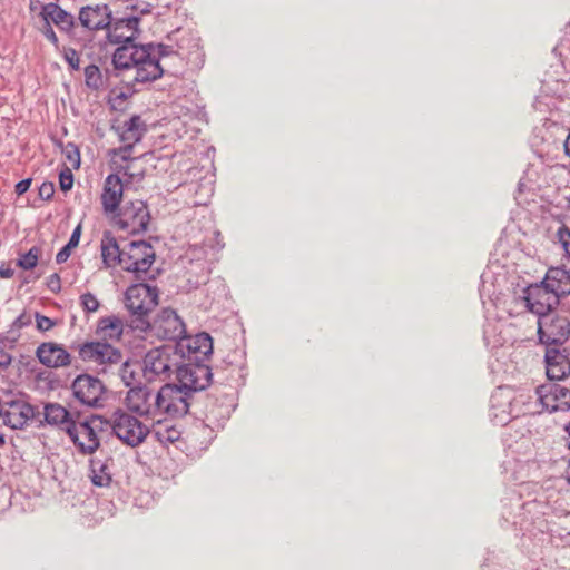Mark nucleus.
I'll return each instance as SVG.
<instances>
[{
    "instance_id": "1",
    "label": "nucleus",
    "mask_w": 570,
    "mask_h": 570,
    "mask_svg": "<svg viewBox=\"0 0 570 570\" xmlns=\"http://www.w3.org/2000/svg\"><path fill=\"white\" fill-rule=\"evenodd\" d=\"M184 47L180 42L176 47L165 43H146L139 46H120L112 55L114 68L118 70L135 69L129 83L145 85L159 79L165 70L161 60L173 55H179Z\"/></svg>"
},
{
    "instance_id": "2",
    "label": "nucleus",
    "mask_w": 570,
    "mask_h": 570,
    "mask_svg": "<svg viewBox=\"0 0 570 570\" xmlns=\"http://www.w3.org/2000/svg\"><path fill=\"white\" fill-rule=\"evenodd\" d=\"M140 281L125 292V306L130 314L128 326L132 331L147 333L150 326V313L158 305L159 289Z\"/></svg>"
},
{
    "instance_id": "3",
    "label": "nucleus",
    "mask_w": 570,
    "mask_h": 570,
    "mask_svg": "<svg viewBox=\"0 0 570 570\" xmlns=\"http://www.w3.org/2000/svg\"><path fill=\"white\" fill-rule=\"evenodd\" d=\"M41 19L40 26L38 27L42 36L59 50L60 42L57 33L53 30V26L63 33L72 43L79 45V30L77 18L62 9L56 2L41 4L39 12Z\"/></svg>"
},
{
    "instance_id": "4",
    "label": "nucleus",
    "mask_w": 570,
    "mask_h": 570,
    "mask_svg": "<svg viewBox=\"0 0 570 570\" xmlns=\"http://www.w3.org/2000/svg\"><path fill=\"white\" fill-rule=\"evenodd\" d=\"M184 355L178 353L174 345H163L151 348L142 358V375L150 383L154 381L165 382L174 374L177 376L179 363Z\"/></svg>"
},
{
    "instance_id": "5",
    "label": "nucleus",
    "mask_w": 570,
    "mask_h": 570,
    "mask_svg": "<svg viewBox=\"0 0 570 570\" xmlns=\"http://www.w3.org/2000/svg\"><path fill=\"white\" fill-rule=\"evenodd\" d=\"M207 360H184L179 363L177 372L178 382L194 396V393L205 390L215 382L224 383L232 377L224 375L222 368H212L206 364Z\"/></svg>"
},
{
    "instance_id": "6",
    "label": "nucleus",
    "mask_w": 570,
    "mask_h": 570,
    "mask_svg": "<svg viewBox=\"0 0 570 570\" xmlns=\"http://www.w3.org/2000/svg\"><path fill=\"white\" fill-rule=\"evenodd\" d=\"M70 347L77 351L82 362L94 364L98 373L106 374L121 363V350L105 337L77 344L73 343Z\"/></svg>"
},
{
    "instance_id": "7",
    "label": "nucleus",
    "mask_w": 570,
    "mask_h": 570,
    "mask_svg": "<svg viewBox=\"0 0 570 570\" xmlns=\"http://www.w3.org/2000/svg\"><path fill=\"white\" fill-rule=\"evenodd\" d=\"M156 258L153 246L146 240H131L122 246L120 267L135 275L137 281H153L160 273H151L150 268Z\"/></svg>"
},
{
    "instance_id": "8",
    "label": "nucleus",
    "mask_w": 570,
    "mask_h": 570,
    "mask_svg": "<svg viewBox=\"0 0 570 570\" xmlns=\"http://www.w3.org/2000/svg\"><path fill=\"white\" fill-rule=\"evenodd\" d=\"M215 368H222L224 375L232 377L224 383H217L215 377H213L212 392L207 394L206 414L207 417L217 419L218 416L224 417L229 414L233 405V391L239 384L240 368L232 363L216 366Z\"/></svg>"
},
{
    "instance_id": "9",
    "label": "nucleus",
    "mask_w": 570,
    "mask_h": 570,
    "mask_svg": "<svg viewBox=\"0 0 570 570\" xmlns=\"http://www.w3.org/2000/svg\"><path fill=\"white\" fill-rule=\"evenodd\" d=\"M108 420L100 415L91 414L80 422H75L66 429V433L85 455L94 454L100 446L99 433L108 429Z\"/></svg>"
},
{
    "instance_id": "10",
    "label": "nucleus",
    "mask_w": 570,
    "mask_h": 570,
    "mask_svg": "<svg viewBox=\"0 0 570 570\" xmlns=\"http://www.w3.org/2000/svg\"><path fill=\"white\" fill-rule=\"evenodd\" d=\"M111 10L106 3L87 4L79 9L78 30L79 46L86 47L95 31L104 30L111 23Z\"/></svg>"
},
{
    "instance_id": "11",
    "label": "nucleus",
    "mask_w": 570,
    "mask_h": 570,
    "mask_svg": "<svg viewBox=\"0 0 570 570\" xmlns=\"http://www.w3.org/2000/svg\"><path fill=\"white\" fill-rule=\"evenodd\" d=\"M191 393L180 383H166L157 391L158 415L181 417L189 411L193 400Z\"/></svg>"
},
{
    "instance_id": "12",
    "label": "nucleus",
    "mask_w": 570,
    "mask_h": 570,
    "mask_svg": "<svg viewBox=\"0 0 570 570\" xmlns=\"http://www.w3.org/2000/svg\"><path fill=\"white\" fill-rule=\"evenodd\" d=\"M108 422L112 433L131 448L140 445L150 433L148 426L121 409L116 410Z\"/></svg>"
},
{
    "instance_id": "13",
    "label": "nucleus",
    "mask_w": 570,
    "mask_h": 570,
    "mask_svg": "<svg viewBox=\"0 0 570 570\" xmlns=\"http://www.w3.org/2000/svg\"><path fill=\"white\" fill-rule=\"evenodd\" d=\"M114 224L129 235H137L147 230L150 214L147 204L141 199L126 203L114 216Z\"/></svg>"
},
{
    "instance_id": "14",
    "label": "nucleus",
    "mask_w": 570,
    "mask_h": 570,
    "mask_svg": "<svg viewBox=\"0 0 570 570\" xmlns=\"http://www.w3.org/2000/svg\"><path fill=\"white\" fill-rule=\"evenodd\" d=\"M539 342L547 347L561 346L570 337V321L553 311L537 321Z\"/></svg>"
},
{
    "instance_id": "15",
    "label": "nucleus",
    "mask_w": 570,
    "mask_h": 570,
    "mask_svg": "<svg viewBox=\"0 0 570 570\" xmlns=\"http://www.w3.org/2000/svg\"><path fill=\"white\" fill-rule=\"evenodd\" d=\"M33 415V406L22 395H7L1 399L0 419L4 425L13 430L22 429Z\"/></svg>"
},
{
    "instance_id": "16",
    "label": "nucleus",
    "mask_w": 570,
    "mask_h": 570,
    "mask_svg": "<svg viewBox=\"0 0 570 570\" xmlns=\"http://www.w3.org/2000/svg\"><path fill=\"white\" fill-rule=\"evenodd\" d=\"M521 299L525 303L527 309L535 314L538 318L556 309L560 304L558 296L550 291L547 284H543V279L524 287Z\"/></svg>"
},
{
    "instance_id": "17",
    "label": "nucleus",
    "mask_w": 570,
    "mask_h": 570,
    "mask_svg": "<svg viewBox=\"0 0 570 570\" xmlns=\"http://www.w3.org/2000/svg\"><path fill=\"white\" fill-rule=\"evenodd\" d=\"M147 332L153 333L160 340L178 342L185 334L184 321L171 308H163L156 317L150 321Z\"/></svg>"
},
{
    "instance_id": "18",
    "label": "nucleus",
    "mask_w": 570,
    "mask_h": 570,
    "mask_svg": "<svg viewBox=\"0 0 570 570\" xmlns=\"http://www.w3.org/2000/svg\"><path fill=\"white\" fill-rule=\"evenodd\" d=\"M75 399L89 407L101 406L106 386L101 380L91 374H79L71 384Z\"/></svg>"
},
{
    "instance_id": "19",
    "label": "nucleus",
    "mask_w": 570,
    "mask_h": 570,
    "mask_svg": "<svg viewBox=\"0 0 570 570\" xmlns=\"http://www.w3.org/2000/svg\"><path fill=\"white\" fill-rule=\"evenodd\" d=\"M125 404L129 412L139 416L155 419L158 415L157 392L147 387L146 385L138 384L132 386L127 392Z\"/></svg>"
},
{
    "instance_id": "20",
    "label": "nucleus",
    "mask_w": 570,
    "mask_h": 570,
    "mask_svg": "<svg viewBox=\"0 0 570 570\" xmlns=\"http://www.w3.org/2000/svg\"><path fill=\"white\" fill-rule=\"evenodd\" d=\"M535 393L549 413L570 410V389L561 385L559 381H549L539 385Z\"/></svg>"
},
{
    "instance_id": "21",
    "label": "nucleus",
    "mask_w": 570,
    "mask_h": 570,
    "mask_svg": "<svg viewBox=\"0 0 570 570\" xmlns=\"http://www.w3.org/2000/svg\"><path fill=\"white\" fill-rule=\"evenodd\" d=\"M139 33V16L126 14L121 18H112L107 28V38L111 43H121V46H137L134 43Z\"/></svg>"
},
{
    "instance_id": "22",
    "label": "nucleus",
    "mask_w": 570,
    "mask_h": 570,
    "mask_svg": "<svg viewBox=\"0 0 570 570\" xmlns=\"http://www.w3.org/2000/svg\"><path fill=\"white\" fill-rule=\"evenodd\" d=\"M184 360H208L213 353V340L208 333L202 332L195 336L186 334L174 344Z\"/></svg>"
},
{
    "instance_id": "23",
    "label": "nucleus",
    "mask_w": 570,
    "mask_h": 570,
    "mask_svg": "<svg viewBox=\"0 0 570 570\" xmlns=\"http://www.w3.org/2000/svg\"><path fill=\"white\" fill-rule=\"evenodd\" d=\"M546 374L549 381H562L570 375V350L560 346L547 347Z\"/></svg>"
},
{
    "instance_id": "24",
    "label": "nucleus",
    "mask_w": 570,
    "mask_h": 570,
    "mask_svg": "<svg viewBox=\"0 0 570 570\" xmlns=\"http://www.w3.org/2000/svg\"><path fill=\"white\" fill-rule=\"evenodd\" d=\"M36 356L46 367L59 368L71 364V355L62 344L43 342L36 350Z\"/></svg>"
},
{
    "instance_id": "25",
    "label": "nucleus",
    "mask_w": 570,
    "mask_h": 570,
    "mask_svg": "<svg viewBox=\"0 0 570 570\" xmlns=\"http://www.w3.org/2000/svg\"><path fill=\"white\" fill-rule=\"evenodd\" d=\"M122 193L124 185L121 178L117 174L108 175L101 194V204L105 213H115L117 210Z\"/></svg>"
},
{
    "instance_id": "26",
    "label": "nucleus",
    "mask_w": 570,
    "mask_h": 570,
    "mask_svg": "<svg viewBox=\"0 0 570 570\" xmlns=\"http://www.w3.org/2000/svg\"><path fill=\"white\" fill-rule=\"evenodd\" d=\"M543 284H547L559 299L568 296L570 295V272L563 267H551L543 278Z\"/></svg>"
},
{
    "instance_id": "27",
    "label": "nucleus",
    "mask_w": 570,
    "mask_h": 570,
    "mask_svg": "<svg viewBox=\"0 0 570 570\" xmlns=\"http://www.w3.org/2000/svg\"><path fill=\"white\" fill-rule=\"evenodd\" d=\"M111 458L101 460L92 458L89 460V478L94 485L99 488H108L111 484L112 476L110 472Z\"/></svg>"
},
{
    "instance_id": "28",
    "label": "nucleus",
    "mask_w": 570,
    "mask_h": 570,
    "mask_svg": "<svg viewBox=\"0 0 570 570\" xmlns=\"http://www.w3.org/2000/svg\"><path fill=\"white\" fill-rule=\"evenodd\" d=\"M43 415L47 424L58 426L65 432L70 424L76 422L71 413L58 403H47L43 407Z\"/></svg>"
},
{
    "instance_id": "29",
    "label": "nucleus",
    "mask_w": 570,
    "mask_h": 570,
    "mask_svg": "<svg viewBox=\"0 0 570 570\" xmlns=\"http://www.w3.org/2000/svg\"><path fill=\"white\" fill-rule=\"evenodd\" d=\"M101 256L106 265L117 264L120 266L122 259V247L119 246L111 232H105L101 238Z\"/></svg>"
},
{
    "instance_id": "30",
    "label": "nucleus",
    "mask_w": 570,
    "mask_h": 570,
    "mask_svg": "<svg viewBox=\"0 0 570 570\" xmlns=\"http://www.w3.org/2000/svg\"><path fill=\"white\" fill-rule=\"evenodd\" d=\"M97 334H104L107 340L119 341L124 334V322L116 315L101 317L97 323Z\"/></svg>"
},
{
    "instance_id": "31",
    "label": "nucleus",
    "mask_w": 570,
    "mask_h": 570,
    "mask_svg": "<svg viewBox=\"0 0 570 570\" xmlns=\"http://www.w3.org/2000/svg\"><path fill=\"white\" fill-rule=\"evenodd\" d=\"M146 132V124L138 115L131 116L124 122V130L120 134L121 141L139 142Z\"/></svg>"
},
{
    "instance_id": "32",
    "label": "nucleus",
    "mask_w": 570,
    "mask_h": 570,
    "mask_svg": "<svg viewBox=\"0 0 570 570\" xmlns=\"http://www.w3.org/2000/svg\"><path fill=\"white\" fill-rule=\"evenodd\" d=\"M151 434L159 443L168 444L178 441L181 436V431L171 422L158 421Z\"/></svg>"
},
{
    "instance_id": "33",
    "label": "nucleus",
    "mask_w": 570,
    "mask_h": 570,
    "mask_svg": "<svg viewBox=\"0 0 570 570\" xmlns=\"http://www.w3.org/2000/svg\"><path fill=\"white\" fill-rule=\"evenodd\" d=\"M40 255L41 249L38 246H33L18 258L17 265L26 271L32 269L37 266Z\"/></svg>"
},
{
    "instance_id": "34",
    "label": "nucleus",
    "mask_w": 570,
    "mask_h": 570,
    "mask_svg": "<svg viewBox=\"0 0 570 570\" xmlns=\"http://www.w3.org/2000/svg\"><path fill=\"white\" fill-rule=\"evenodd\" d=\"M119 366V375L124 384L128 387L135 386L136 383V371L134 368V364L130 363V361L121 358V363Z\"/></svg>"
},
{
    "instance_id": "35",
    "label": "nucleus",
    "mask_w": 570,
    "mask_h": 570,
    "mask_svg": "<svg viewBox=\"0 0 570 570\" xmlns=\"http://www.w3.org/2000/svg\"><path fill=\"white\" fill-rule=\"evenodd\" d=\"M85 80L89 88L98 89L102 86V76L96 65H89L85 68Z\"/></svg>"
},
{
    "instance_id": "36",
    "label": "nucleus",
    "mask_w": 570,
    "mask_h": 570,
    "mask_svg": "<svg viewBox=\"0 0 570 570\" xmlns=\"http://www.w3.org/2000/svg\"><path fill=\"white\" fill-rule=\"evenodd\" d=\"M63 154L75 169L80 167V151L73 142H68L65 146Z\"/></svg>"
},
{
    "instance_id": "37",
    "label": "nucleus",
    "mask_w": 570,
    "mask_h": 570,
    "mask_svg": "<svg viewBox=\"0 0 570 570\" xmlns=\"http://www.w3.org/2000/svg\"><path fill=\"white\" fill-rule=\"evenodd\" d=\"M80 305L86 313L98 311L100 303L92 293H85L80 296Z\"/></svg>"
},
{
    "instance_id": "38",
    "label": "nucleus",
    "mask_w": 570,
    "mask_h": 570,
    "mask_svg": "<svg viewBox=\"0 0 570 570\" xmlns=\"http://www.w3.org/2000/svg\"><path fill=\"white\" fill-rule=\"evenodd\" d=\"M61 52L69 68L73 71H78L80 69V59L77 50L73 48L63 47Z\"/></svg>"
},
{
    "instance_id": "39",
    "label": "nucleus",
    "mask_w": 570,
    "mask_h": 570,
    "mask_svg": "<svg viewBox=\"0 0 570 570\" xmlns=\"http://www.w3.org/2000/svg\"><path fill=\"white\" fill-rule=\"evenodd\" d=\"M35 320H36V327L39 332H48L52 330L57 324V320H52L50 317H47L39 312L35 313Z\"/></svg>"
},
{
    "instance_id": "40",
    "label": "nucleus",
    "mask_w": 570,
    "mask_h": 570,
    "mask_svg": "<svg viewBox=\"0 0 570 570\" xmlns=\"http://www.w3.org/2000/svg\"><path fill=\"white\" fill-rule=\"evenodd\" d=\"M557 237L567 256L570 258V228L566 225H562L557 230Z\"/></svg>"
},
{
    "instance_id": "41",
    "label": "nucleus",
    "mask_w": 570,
    "mask_h": 570,
    "mask_svg": "<svg viewBox=\"0 0 570 570\" xmlns=\"http://www.w3.org/2000/svg\"><path fill=\"white\" fill-rule=\"evenodd\" d=\"M59 185L62 191H68L73 186V175L70 168L65 167L59 174Z\"/></svg>"
},
{
    "instance_id": "42",
    "label": "nucleus",
    "mask_w": 570,
    "mask_h": 570,
    "mask_svg": "<svg viewBox=\"0 0 570 570\" xmlns=\"http://www.w3.org/2000/svg\"><path fill=\"white\" fill-rule=\"evenodd\" d=\"M55 195V184L51 181H43L39 187V197L43 200H50Z\"/></svg>"
},
{
    "instance_id": "43",
    "label": "nucleus",
    "mask_w": 570,
    "mask_h": 570,
    "mask_svg": "<svg viewBox=\"0 0 570 570\" xmlns=\"http://www.w3.org/2000/svg\"><path fill=\"white\" fill-rule=\"evenodd\" d=\"M32 323L31 314L23 312L21 313L12 323V330H21L26 326H29Z\"/></svg>"
},
{
    "instance_id": "44",
    "label": "nucleus",
    "mask_w": 570,
    "mask_h": 570,
    "mask_svg": "<svg viewBox=\"0 0 570 570\" xmlns=\"http://www.w3.org/2000/svg\"><path fill=\"white\" fill-rule=\"evenodd\" d=\"M47 287L55 294L61 291V279L58 273H53L47 278Z\"/></svg>"
},
{
    "instance_id": "45",
    "label": "nucleus",
    "mask_w": 570,
    "mask_h": 570,
    "mask_svg": "<svg viewBox=\"0 0 570 570\" xmlns=\"http://www.w3.org/2000/svg\"><path fill=\"white\" fill-rule=\"evenodd\" d=\"M153 6L150 3H141V4H132L130 6L131 12L129 14H137L139 16V20L144 14H148L151 12Z\"/></svg>"
},
{
    "instance_id": "46",
    "label": "nucleus",
    "mask_w": 570,
    "mask_h": 570,
    "mask_svg": "<svg viewBox=\"0 0 570 570\" xmlns=\"http://www.w3.org/2000/svg\"><path fill=\"white\" fill-rule=\"evenodd\" d=\"M125 142H126V145L120 147L118 149L117 154L120 156V158L122 160L127 161V160H131L132 159L131 158V151L134 149V145L135 144H131V141H125Z\"/></svg>"
},
{
    "instance_id": "47",
    "label": "nucleus",
    "mask_w": 570,
    "mask_h": 570,
    "mask_svg": "<svg viewBox=\"0 0 570 570\" xmlns=\"http://www.w3.org/2000/svg\"><path fill=\"white\" fill-rule=\"evenodd\" d=\"M72 249H73L72 247H70L69 245L66 244L56 255L57 264H62V263L67 262V259L71 255Z\"/></svg>"
},
{
    "instance_id": "48",
    "label": "nucleus",
    "mask_w": 570,
    "mask_h": 570,
    "mask_svg": "<svg viewBox=\"0 0 570 570\" xmlns=\"http://www.w3.org/2000/svg\"><path fill=\"white\" fill-rule=\"evenodd\" d=\"M31 181L32 179L31 178H26V179H22L20 181H18L14 186V191L17 195L21 196L23 195L24 193L28 191V189L30 188L31 186Z\"/></svg>"
},
{
    "instance_id": "49",
    "label": "nucleus",
    "mask_w": 570,
    "mask_h": 570,
    "mask_svg": "<svg viewBox=\"0 0 570 570\" xmlns=\"http://www.w3.org/2000/svg\"><path fill=\"white\" fill-rule=\"evenodd\" d=\"M81 236V225L79 224L72 232L67 245H69L72 248H76L79 244Z\"/></svg>"
},
{
    "instance_id": "50",
    "label": "nucleus",
    "mask_w": 570,
    "mask_h": 570,
    "mask_svg": "<svg viewBox=\"0 0 570 570\" xmlns=\"http://www.w3.org/2000/svg\"><path fill=\"white\" fill-rule=\"evenodd\" d=\"M12 362V356L0 347V367L7 368Z\"/></svg>"
},
{
    "instance_id": "51",
    "label": "nucleus",
    "mask_w": 570,
    "mask_h": 570,
    "mask_svg": "<svg viewBox=\"0 0 570 570\" xmlns=\"http://www.w3.org/2000/svg\"><path fill=\"white\" fill-rule=\"evenodd\" d=\"M14 271L10 266H0V278H11Z\"/></svg>"
},
{
    "instance_id": "52",
    "label": "nucleus",
    "mask_w": 570,
    "mask_h": 570,
    "mask_svg": "<svg viewBox=\"0 0 570 570\" xmlns=\"http://www.w3.org/2000/svg\"><path fill=\"white\" fill-rule=\"evenodd\" d=\"M564 151H566V155L570 157V130H569L568 137L564 141Z\"/></svg>"
},
{
    "instance_id": "53",
    "label": "nucleus",
    "mask_w": 570,
    "mask_h": 570,
    "mask_svg": "<svg viewBox=\"0 0 570 570\" xmlns=\"http://www.w3.org/2000/svg\"><path fill=\"white\" fill-rule=\"evenodd\" d=\"M566 432L568 433V436H569V441H568V449L570 450V422L568 423V425L566 426Z\"/></svg>"
},
{
    "instance_id": "54",
    "label": "nucleus",
    "mask_w": 570,
    "mask_h": 570,
    "mask_svg": "<svg viewBox=\"0 0 570 570\" xmlns=\"http://www.w3.org/2000/svg\"><path fill=\"white\" fill-rule=\"evenodd\" d=\"M118 72H117V76H120V72H125L126 70H118L116 69ZM129 71H135V69H130Z\"/></svg>"
},
{
    "instance_id": "55",
    "label": "nucleus",
    "mask_w": 570,
    "mask_h": 570,
    "mask_svg": "<svg viewBox=\"0 0 570 570\" xmlns=\"http://www.w3.org/2000/svg\"><path fill=\"white\" fill-rule=\"evenodd\" d=\"M568 483H570V475L567 478Z\"/></svg>"
}]
</instances>
